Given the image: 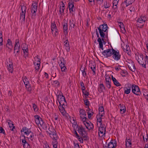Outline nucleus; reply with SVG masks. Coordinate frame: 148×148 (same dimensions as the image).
<instances>
[{
	"label": "nucleus",
	"mask_w": 148,
	"mask_h": 148,
	"mask_svg": "<svg viewBox=\"0 0 148 148\" xmlns=\"http://www.w3.org/2000/svg\"><path fill=\"white\" fill-rule=\"evenodd\" d=\"M132 88V84L130 83H127L125 85L124 88V93L128 94L130 93Z\"/></svg>",
	"instance_id": "nucleus-9"
},
{
	"label": "nucleus",
	"mask_w": 148,
	"mask_h": 148,
	"mask_svg": "<svg viewBox=\"0 0 148 148\" xmlns=\"http://www.w3.org/2000/svg\"><path fill=\"white\" fill-rule=\"evenodd\" d=\"M69 11L70 12H73V8H74V4L72 3L69 2Z\"/></svg>",
	"instance_id": "nucleus-29"
},
{
	"label": "nucleus",
	"mask_w": 148,
	"mask_h": 148,
	"mask_svg": "<svg viewBox=\"0 0 148 148\" xmlns=\"http://www.w3.org/2000/svg\"><path fill=\"white\" fill-rule=\"evenodd\" d=\"M121 47L123 49V51L128 54L129 55L130 53V50L128 45L127 44H125L123 41L121 42Z\"/></svg>",
	"instance_id": "nucleus-7"
},
{
	"label": "nucleus",
	"mask_w": 148,
	"mask_h": 148,
	"mask_svg": "<svg viewBox=\"0 0 148 148\" xmlns=\"http://www.w3.org/2000/svg\"><path fill=\"white\" fill-rule=\"evenodd\" d=\"M74 148H79V146L78 143H75L74 142Z\"/></svg>",
	"instance_id": "nucleus-64"
},
{
	"label": "nucleus",
	"mask_w": 148,
	"mask_h": 148,
	"mask_svg": "<svg viewBox=\"0 0 148 148\" xmlns=\"http://www.w3.org/2000/svg\"><path fill=\"white\" fill-rule=\"evenodd\" d=\"M119 1V0H114L113 3V7H114L116 6V5H117Z\"/></svg>",
	"instance_id": "nucleus-53"
},
{
	"label": "nucleus",
	"mask_w": 148,
	"mask_h": 148,
	"mask_svg": "<svg viewBox=\"0 0 148 148\" xmlns=\"http://www.w3.org/2000/svg\"><path fill=\"white\" fill-rule=\"evenodd\" d=\"M132 144L131 140L128 139L126 141L125 145L127 147H130Z\"/></svg>",
	"instance_id": "nucleus-37"
},
{
	"label": "nucleus",
	"mask_w": 148,
	"mask_h": 148,
	"mask_svg": "<svg viewBox=\"0 0 148 148\" xmlns=\"http://www.w3.org/2000/svg\"><path fill=\"white\" fill-rule=\"evenodd\" d=\"M105 76L106 82H111V80L110 76L106 75Z\"/></svg>",
	"instance_id": "nucleus-48"
},
{
	"label": "nucleus",
	"mask_w": 148,
	"mask_h": 148,
	"mask_svg": "<svg viewBox=\"0 0 148 148\" xmlns=\"http://www.w3.org/2000/svg\"><path fill=\"white\" fill-rule=\"evenodd\" d=\"M79 112L80 116H86V112L84 110L80 109Z\"/></svg>",
	"instance_id": "nucleus-30"
},
{
	"label": "nucleus",
	"mask_w": 148,
	"mask_h": 148,
	"mask_svg": "<svg viewBox=\"0 0 148 148\" xmlns=\"http://www.w3.org/2000/svg\"><path fill=\"white\" fill-rule=\"evenodd\" d=\"M22 49L24 54V56L25 58H26V57L27 56L28 54L27 48L26 47V49H24V48L23 47Z\"/></svg>",
	"instance_id": "nucleus-38"
},
{
	"label": "nucleus",
	"mask_w": 148,
	"mask_h": 148,
	"mask_svg": "<svg viewBox=\"0 0 148 148\" xmlns=\"http://www.w3.org/2000/svg\"><path fill=\"white\" fill-rule=\"evenodd\" d=\"M105 132H104L102 131H99V136L101 137H102L103 135H105Z\"/></svg>",
	"instance_id": "nucleus-54"
},
{
	"label": "nucleus",
	"mask_w": 148,
	"mask_h": 148,
	"mask_svg": "<svg viewBox=\"0 0 148 148\" xmlns=\"http://www.w3.org/2000/svg\"><path fill=\"white\" fill-rule=\"evenodd\" d=\"M116 141L112 140L108 144L107 146H105V147L103 146V147H105L107 148H115L116 146Z\"/></svg>",
	"instance_id": "nucleus-14"
},
{
	"label": "nucleus",
	"mask_w": 148,
	"mask_h": 148,
	"mask_svg": "<svg viewBox=\"0 0 148 148\" xmlns=\"http://www.w3.org/2000/svg\"><path fill=\"white\" fill-rule=\"evenodd\" d=\"M21 10L22 11H26V7L24 5H23L21 6Z\"/></svg>",
	"instance_id": "nucleus-63"
},
{
	"label": "nucleus",
	"mask_w": 148,
	"mask_h": 148,
	"mask_svg": "<svg viewBox=\"0 0 148 148\" xmlns=\"http://www.w3.org/2000/svg\"><path fill=\"white\" fill-rule=\"evenodd\" d=\"M34 64L35 66H36H36L35 67V69H36V71H38L40 68V63H36V62H34Z\"/></svg>",
	"instance_id": "nucleus-42"
},
{
	"label": "nucleus",
	"mask_w": 148,
	"mask_h": 148,
	"mask_svg": "<svg viewBox=\"0 0 148 148\" xmlns=\"http://www.w3.org/2000/svg\"><path fill=\"white\" fill-rule=\"evenodd\" d=\"M59 108L62 114L64 116L66 114V112L64 107H59Z\"/></svg>",
	"instance_id": "nucleus-33"
},
{
	"label": "nucleus",
	"mask_w": 148,
	"mask_h": 148,
	"mask_svg": "<svg viewBox=\"0 0 148 148\" xmlns=\"http://www.w3.org/2000/svg\"><path fill=\"white\" fill-rule=\"evenodd\" d=\"M23 146L24 148H29L30 147V145L27 142L25 143V144H23Z\"/></svg>",
	"instance_id": "nucleus-50"
},
{
	"label": "nucleus",
	"mask_w": 148,
	"mask_h": 148,
	"mask_svg": "<svg viewBox=\"0 0 148 148\" xmlns=\"http://www.w3.org/2000/svg\"><path fill=\"white\" fill-rule=\"evenodd\" d=\"M80 85L82 87L81 89L82 90H85L86 87L84 86V84L82 81L80 82Z\"/></svg>",
	"instance_id": "nucleus-49"
},
{
	"label": "nucleus",
	"mask_w": 148,
	"mask_h": 148,
	"mask_svg": "<svg viewBox=\"0 0 148 148\" xmlns=\"http://www.w3.org/2000/svg\"><path fill=\"white\" fill-rule=\"evenodd\" d=\"M47 132L49 135H51V134H53L54 133L56 132V131L55 129L53 128L52 127H49V128L48 130L47 129L46 130Z\"/></svg>",
	"instance_id": "nucleus-18"
},
{
	"label": "nucleus",
	"mask_w": 148,
	"mask_h": 148,
	"mask_svg": "<svg viewBox=\"0 0 148 148\" xmlns=\"http://www.w3.org/2000/svg\"><path fill=\"white\" fill-rule=\"evenodd\" d=\"M99 113H104V109L103 106L100 107L99 108Z\"/></svg>",
	"instance_id": "nucleus-51"
},
{
	"label": "nucleus",
	"mask_w": 148,
	"mask_h": 148,
	"mask_svg": "<svg viewBox=\"0 0 148 148\" xmlns=\"http://www.w3.org/2000/svg\"><path fill=\"white\" fill-rule=\"evenodd\" d=\"M70 27L74 28L75 25V22L73 20H71L70 21L69 23Z\"/></svg>",
	"instance_id": "nucleus-32"
},
{
	"label": "nucleus",
	"mask_w": 148,
	"mask_h": 148,
	"mask_svg": "<svg viewBox=\"0 0 148 148\" xmlns=\"http://www.w3.org/2000/svg\"><path fill=\"white\" fill-rule=\"evenodd\" d=\"M98 29L99 31V33L100 35V36L101 38H104L105 34L103 32V31H102L101 29V25H100L98 27Z\"/></svg>",
	"instance_id": "nucleus-26"
},
{
	"label": "nucleus",
	"mask_w": 148,
	"mask_h": 148,
	"mask_svg": "<svg viewBox=\"0 0 148 148\" xmlns=\"http://www.w3.org/2000/svg\"><path fill=\"white\" fill-rule=\"evenodd\" d=\"M81 69H82V75L83 76L85 77L86 76V72H85V70L84 69V67H83L82 66L81 68H80V69L81 70Z\"/></svg>",
	"instance_id": "nucleus-44"
},
{
	"label": "nucleus",
	"mask_w": 148,
	"mask_h": 148,
	"mask_svg": "<svg viewBox=\"0 0 148 148\" xmlns=\"http://www.w3.org/2000/svg\"><path fill=\"white\" fill-rule=\"evenodd\" d=\"M20 45H18L16 44H15L14 48V52L15 53V56L17 58L20 55Z\"/></svg>",
	"instance_id": "nucleus-10"
},
{
	"label": "nucleus",
	"mask_w": 148,
	"mask_h": 148,
	"mask_svg": "<svg viewBox=\"0 0 148 148\" xmlns=\"http://www.w3.org/2000/svg\"><path fill=\"white\" fill-rule=\"evenodd\" d=\"M30 134V137H29L28 138H29L32 141L34 139V134L32 132Z\"/></svg>",
	"instance_id": "nucleus-56"
},
{
	"label": "nucleus",
	"mask_w": 148,
	"mask_h": 148,
	"mask_svg": "<svg viewBox=\"0 0 148 148\" xmlns=\"http://www.w3.org/2000/svg\"><path fill=\"white\" fill-rule=\"evenodd\" d=\"M85 90H82V92L85 95L86 97L89 95V92L87 91H84Z\"/></svg>",
	"instance_id": "nucleus-55"
},
{
	"label": "nucleus",
	"mask_w": 148,
	"mask_h": 148,
	"mask_svg": "<svg viewBox=\"0 0 148 148\" xmlns=\"http://www.w3.org/2000/svg\"><path fill=\"white\" fill-rule=\"evenodd\" d=\"M105 56L108 57L113 55V58L116 60L120 59V55L119 52H117L113 48L109 49L103 51L102 53Z\"/></svg>",
	"instance_id": "nucleus-1"
},
{
	"label": "nucleus",
	"mask_w": 148,
	"mask_h": 148,
	"mask_svg": "<svg viewBox=\"0 0 148 148\" xmlns=\"http://www.w3.org/2000/svg\"><path fill=\"white\" fill-rule=\"evenodd\" d=\"M33 107L35 112L37 111H38V109L37 108V106L36 105L35 103L33 104Z\"/></svg>",
	"instance_id": "nucleus-57"
},
{
	"label": "nucleus",
	"mask_w": 148,
	"mask_h": 148,
	"mask_svg": "<svg viewBox=\"0 0 148 148\" xmlns=\"http://www.w3.org/2000/svg\"><path fill=\"white\" fill-rule=\"evenodd\" d=\"M112 80L114 85L117 86H120V84L116 80L115 78L113 77V75H112Z\"/></svg>",
	"instance_id": "nucleus-27"
},
{
	"label": "nucleus",
	"mask_w": 148,
	"mask_h": 148,
	"mask_svg": "<svg viewBox=\"0 0 148 148\" xmlns=\"http://www.w3.org/2000/svg\"><path fill=\"white\" fill-rule=\"evenodd\" d=\"M51 134V135H50L49 136L52 139V145L53 146L58 145V142L57 141L58 138V135L57 134L56 132Z\"/></svg>",
	"instance_id": "nucleus-3"
},
{
	"label": "nucleus",
	"mask_w": 148,
	"mask_h": 148,
	"mask_svg": "<svg viewBox=\"0 0 148 148\" xmlns=\"http://www.w3.org/2000/svg\"><path fill=\"white\" fill-rule=\"evenodd\" d=\"M63 27L64 33L65 34H68V25L67 21L66 20H64L63 23Z\"/></svg>",
	"instance_id": "nucleus-16"
},
{
	"label": "nucleus",
	"mask_w": 148,
	"mask_h": 148,
	"mask_svg": "<svg viewBox=\"0 0 148 148\" xmlns=\"http://www.w3.org/2000/svg\"><path fill=\"white\" fill-rule=\"evenodd\" d=\"M128 73L125 69H121V75L123 77H126Z\"/></svg>",
	"instance_id": "nucleus-24"
},
{
	"label": "nucleus",
	"mask_w": 148,
	"mask_h": 148,
	"mask_svg": "<svg viewBox=\"0 0 148 148\" xmlns=\"http://www.w3.org/2000/svg\"><path fill=\"white\" fill-rule=\"evenodd\" d=\"M146 20V18L145 16H140L137 20V26L138 27L142 28L144 25Z\"/></svg>",
	"instance_id": "nucleus-4"
},
{
	"label": "nucleus",
	"mask_w": 148,
	"mask_h": 148,
	"mask_svg": "<svg viewBox=\"0 0 148 148\" xmlns=\"http://www.w3.org/2000/svg\"><path fill=\"white\" fill-rule=\"evenodd\" d=\"M35 118V122L38 125H39L41 127L42 129L47 130V124L44 122L42 119L38 115H36L34 116Z\"/></svg>",
	"instance_id": "nucleus-2"
},
{
	"label": "nucleus",
	"mask_w": 148,
	"mask_h": 148,
	"mask_svg": "<svg viewBox=\"0 0 148 148\" xmlns=\"http://www.w3.org/2000/svg\"><path fill=\"white\" fill-rule=\"evenodd\" d=\"M84 102L85 105L87 106L89 105V102L88 99H86V100H84Z\"/></svg>",
	"instance_id": "nucleus-61"
},
{
	"label": "nucleus",
	"mask_w": 148,
	"mask_h": 148,
	"mask_svg": "<svg viewBox=\"0 0 148 148\" xmlns=\"http://www.w3.org/2000/svg\"><path fill=\"white\" fill-rule=\"evenodd\" d=\"M65 61L64 59L62 57L61 58H60V60L58 62V63L60 66H64L65 65Z\"/></svg>",
	"instance_id": "nucleus-22"
},
{
	"label": "nucleus",
	"mask_w": 148,
	"mask_h": 148,
	"mask_svg": "<svg viewBox=\"0 0 148 148\" xmlns=\"http://www.w3.org/2000/svg\"><path fill=\"white\" fill-rule=\"evenodd\" d=\"M101 25V28H102V31L104 32H106L107 30V29L108 28V26L107 24H103Z\"/></svg>",
	"instance_id": "nucleus-31"
},
{
	"label": "nucleus",
	"mask_w": 148,
	"mask_h": 148,
	"mask_svg": "<svg viewBox=\"0 0 148 148\" xmlns=\"http://www.w3.org/2000/svg\"><path fill=\"white\" fill-rule=\"evenodd\" d=\"M103 6L105 8H107L110 7V4L108 2L106 1L104 2Z\"/></svg>",
	"instance_id": "nucleus-43"
},
{
	"label": "nucleus",
	"mask_w": 148,
	"mask_h": 148,
	"mask_svg": "<svg viewBox=\"0 0 148 148\" xmlns=\"http://www.w3.org/2000/svg\"><path fill=\"white\" fill-rule=\"evenodd\" d=\"M80 118L82 121L84 123L88 121L89 120L85 116H80Z\"/></svg>",
	"instance_id": "nucleus-39"
},
{
	"label": "nucleus",
	"mask_w": 148,
	"mask_h": 148,
	"mask_svg": "<svg viewBox=\"0 0 148 148\" xmlns=\"http://www.w3.org/2000/svg\"><path fill=\"white\" fill-rule=\"evenodd\" d=\"M64 45L65 47V49L67 51H70V45L68 41V40L67 39L66 41L64 42Z\"/></svg>",
	"instance_id": "nucleus-21"
},
{
	"label": "nucleus",
	"mask_w": 148,
	"mask_h": 148,
	"mask_svg": "<svg viewBox=\"0 0 148 148\" xmlns=\"http://www.w3.org/2000/svg\"><path fill=\"white\" fill-rule=\"evenodd\" d=\"M90 66V69L92 70L93 72V75H96V72L95 71L96 70V65L95 64H94V65H93V67H92V63H90V64H89Z\"/></svg>",
	"instance_id": "nucleus-28"
},
{
	"label": "nucleus",
	"mask_w": 148,
	"mask_h": 148,
	"mask_svg": "<svg viewBox=\"0 0 148 148\" xmlns=\"http://www.w3.org/2000/svg\"><path fill=\"white\" fill-rule=\"evenodd\" d=\"M81 133H79V134L82 137L84 138V140H85L88 139V137L87 136V132H86L85 128L81 132Z\"/></svg>",
	"instance_id": "nucleus-17"
},
{
	"label": "nucleus",
	"mask_w": 148,
	"mask_h": 148,
	"mask_svg": "<svg viewBox=\"0 0 148 148\" xmlns=\"http://www.w3.org/2000/svg\"><path fill=\"white\" fill-rule=\"evenodd\" d=\"M105 89V87L103 84H101L99 86L98 91L100 93L103 92Z\"/></svg>",
	"instance_id": "nucleus-23"
},
{
	"label": "nucleus",
	"mask_w": 148,
	"mask_h": 148,
	"mask_svg": "<svg viewBox=\"0 0 148 148\" xmlns=\"http://www.w3.org/2000/svg\"><path fill=\"white\" fill-rule=\"evenodd\" d=\"M84 124L85 125V126L87 129L88 130H92L93 129V125L90 121L89 120L88 122H86Z\"/></svg>",
	"instance_id": "nucleus-15"
},
{
	"label": "nucleus",
	"mask_w": 148,
	"mask_h": 148,
	"mask_svg": "<svg viewBox=\"0 0 148 148\" xmlns=\"http://www.w3.org/2000/svg\"><path fill=\"white\" fill-rule=\"evenodd\" d=\"M52 74V77H56V72L53 69L52 70V71L51 72Z\"/></svg>",
	"instance_id": "nucleus-59"
},
{
	"label": "nucleus",
	"mask_w": 148,
	"mask_h": 148,
	"mask_svg": "<svg viewBox=\"0 0 148 148\" xmlns=\"http://www.w3.org/2000/svg\"><path fill=\"white\" fill-rule=\"evenodd\" d=\"M143 138L144 141H145V139L146 140V141H147V140L148 138V135L147 134L145 136H143Z\"/></svg>",
	"instance_id": "nucleus-62"
},
{
	"label": "nucleus",
	"mask_w": 148,
	"mask_h": 148,
	"mask_svg": "<svg viewBox=\"0 0 148 148\" xmlns=\"http://www.w3.org/2000/svg\"><path fill=\"white\" fill-rule=\"evenodd\" d=\"M126 111V108L125 106L122 105L121 106V114H123Z\"/></svg>",
	"instance_id": "nucleus-41"
},
{
	"label": "nucleus",
	"mask_w": 148,
	"mask_h": 148,
	"mask_svg": "<svg viewBox=\"0 0 148 148\" xmlns=\"http://www.w3.org/2000/svg\"><path fill=\"white\" fill-rule=\"evenodd\" d=\"M136 59L139 64L142 66L143 64V54L142 53H137L136 54Z\"/></svg>",
	"instance_id": "nucleus-8"
},
{
	"label": "nucleus",
	"mask_w": 148,
	"mask_h": 148,
	"mask_svg": "<svg viewBox=\"0 0 148 148\" xmlns=\"http://www.w3.org/2000/svg\"><path fill=\"white\" fill-rule=\"evenodd\" d=\"M106 86L108 88H110L111 86V82H106Z\"/></svg>",
	"instance_id": "nucleus-58"
},
{
	"label": "nucleus",
	"mask_w": 148,
	"mask_h": 148,
	"mask_svg": "<svg viewBox=\"0 0 148 148\" xmlns=\"http://www.w3.org/2000/svg\"><path fill=\"white\" fill-rule=\"evenodd\" d=\"M32 5L33 7L32 9L31 12L32 14H34L35 13L37 10V4L36 3H34L32 4Z\"/></svg>",
	"instance_id": "nucleus-19"
},
{
	"label": "nucleus",
	"mask_w": 148,
	"mask_h": 148,
	"mask_svg": "<svg viewBox=\"0 0 148 148\" xmlns=\"http://www.w3.org/2000/svg\"><path fill=\"white\" fill-rule=\"evenodd\" d=\"M51 31L52 33L53 34V32H54L53 29L55 28H57L56 24L55 23V22L54 21L53 23H52L51 24Z\"/></svg>",
	"instance_id": "nucleus-34"
},
{
	"label": "nucleus",
	"mask_w": 148,
	"mask_h": 148,
	"mask_svg": "<svg viewBox=\"0 0 148 148\" xmlns=\"http://www.w3.org/2000/svg\"><path fill=\"white\" fill-rule=\"evenodd\" d=\"M7 43L6 45V47H8L9 49H10V47H9V46L11 47H12V43L11 40L10 39H8L7 40Z\"/></svg>",
	"instance_id": "nucleus-36"
},
{
	"label": "nucleus",
	"mask_w": 148,
	"mask_h": 148,
	"mask_svg": "<svg viewBox=\"0 0 148 148\" xmlns=\"http://www.w3.org/2000/svg\"><path fill=\"white\" fill-rule=\"evenodd\" d=\"M6 64L8 66V69L10 72L12 73L13 67L12 60L9 58Z\"/></svg>",
	"instance_id": "nucleus-11"
},
{
	"label": "nucleus",
	"mask_w": 148,
	"mask_h": 148,
	"mask_svg": "<svg viewBox=\"0 0 148 148\" xmlns=\"http://www.w3.org/2000/svg\"><path fill=\"white\" fill-rule=\"evenodd\" d=\"M126 32L124 25L121 22V32L125 34Z\"/></svg>",
	"instance_id": "nucleus-35"
},
{
	"label": "nucleus",
	"mask_w": 148,
	"mask_h": 148,
	"mask_svg": "<svg viewBox=\"0 0 148 148\" xmlns=\"http://www.w3.org/2000/svg\"><path fill=\"white\" fill-rule=\"evenodd\" d=\"M127 62V64L129 69L132 72H134L136 71V68L134 62L131 60H128Z\"/></svg>",
	"instance_id": "nucleus-6"
},
{
	"label": "nucleus",
	"mask_w": 148,
	"mask_h": 148,
	"mask_svg": "<svg viewBox=\"0 0 148 148\" xmlns=\"http://www.w3.org/2000/svg\"><path fill=\"white\" fill-rule=\"evenodd\" d=\"M143 95L148 101V92L146 90H144L142 91Z\"/></svg>",
	"instance_id": "nucleus-25"
},
{
	"label": "nucleus",
	"mask_w": 148,
	"mask_h": 148,
	"mask_svg": "<svg viewBox=\"0 0 148 148\" xmlns=\"http://www.w3.org/2000/svg\"><path fill=\"white\" fill-rule=\"evenodd\" d=\"M9 127L10 128V129L11 131H14V129H15V126H14V124L12 123V122L9 120H7Z\"/></svg>",
	"instance_id": "nucleus-20"
},
{
	"label": "nucleus",
	"mask_w": 148,
	"mask_h": 148,
	"mask_svg": "<svg viewBox=\"0 0 148 148\" xmlns=\"http://www.w3.org/2000/svg\"><path fill=\"white\" fill-rule=\"evenodd\" d=\"M62 8H61V6H60V14H62V13L64 12V6L63 4H62Z\"/></svg>",
	"instance_id": "nucleus-46"
},
{
	"label": "nucleus",
	"mask_w": 148,
	"mask_h": 148,
	"mask_svg": "<svg viewBox=\"0 0 148 148\" xmlns=\"http://www.w3.org/2000/svg\"><path fill=\"white\" fill-rule=\"evenodd\" d=\"M99 131H102L106 132V127L103 126V125H100V127H99Z\"/></svg>",
	"instance_id": "nucleus-40"
},
{
	"label": "nucleus",
	"mask_w": 148,
	"mask_h": 148,
	"mask_svg": "<svg viewBox=\"0 0 148 148\" xmlns=\"http://www.w3.org/2000/svg\"><path fill=\"white\" fill-rule=\"evenodd\" d=\"M57 96H58L57 98L58 100L60 105H61L62 103L63 102H66L65 98L63 95L59 94L58 95H57Z\"/></svg>",
	"instance_id": "nucleus-13"
},
{
	"label": "nucleus",
	"mask_w": 148,
	"mask_h": 148,
	"mask_svg": "<svg viewBox=\"0 0 148 148\" xmlns=\"http://www.w3.org/2000/svg\"><path fill=\"white\" fill-rule=\"evenodd\" d=\"M132 92L137 95H139L141 94L140 89L138 86L135 84L132 85Z\"/></svg>",
	"instance_id": "nucleus-5"
},
{
	"label": "nucleus",
	"mask_w": 148,
	"mask_h": 148,
	"mask_svg": "<svg viewBox=\"0 0 148 148\" xmlns=\"http://www.w3.org/2000/svg\"><path fill=\"white\" fill-rule=\"evenodd\" d=\"M97 40L99 43V47L103 46V42L100 38H98Z\"/></svg>",
	"instance_id": "nucleus-47"
},
{
	"label": "nucleus",
	"mask_w": 148,
	"mask_h": 148,
	"mask_svg": "<svg viewBox=\"0 0 148 148\" xmlns=\"http://www.w3.org/2000/svg\"><path fill=\"white\" fill-rule=\"evenodd\" d=\"M84 128L82 126H79L77 127V131L79 133H81V132L83 130Z\"/></svg>",
	"instance_id": "nucleus-45"
},
{
	"label": "nucleus",
	"mask_w": 148,
	"mask_h": 148,
	"mask_svg": "<svg viewBox=\"0 0 148 148\" xmlns=\"http://www.w3.org/2000/svg\"><path fill=\"white\" fill-rule=\"evenodd\" d=\"M23 81L25 85L26 88L28 91H30L31 90V88L28 79L25 77L23 79Z\"/></svg>",
	"instance_id": "nucleus-12"
},
{
	"label": "nucleus",
	"mask_w": 148,
	"mask_h": 148,
	"mask_svg": "<svg viewBox=\"0 0 148 148\" xmlns=\"http://www.w3.org/2000/svg\"><path fill=\"white\" fill-rule=\"evenodd\" d=\"M124 2H125L126 4V6H127L129 5L132 4V2L131 0H126V1Z\"/></svg>",
	"instance_id": "nucleus-52"
},
{
	"label": "nucleus",
	"mask_w": 148,
	"mask_h": 148,
	"mask_svg": "<svg viewBox=\"0 0 148 148\" xmlns=\"http://www.w3.org/2000/svg\"><path fill=\"white\" fill-rule=\"evenodd\" d=\"M32 132L30 130L28 129V130H27V131L26 132H24V133L26 134V135L28 136Z\"/></svg>",
	"instance_id": "nucleus-60"
}]
</instances>
